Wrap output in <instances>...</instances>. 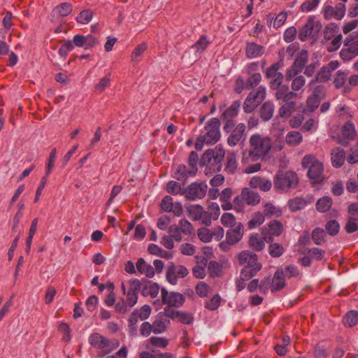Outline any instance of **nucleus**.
<instances>
[{
    "instance_id": "20",
    "label": "nucleus",
    "mask_w": 358,
    "mask_h": 358,
    "mask_svg": "<svg viewBox=\"0 0 358 358\" xmlns=\"http://www.w3.org/2000/svg\"><path fill=\"white\" fill-rule=\"evenodd\" d=\"M249 185L252 188H258L263 192H268L272 187V182L268 179L259 176H254L250 179Z\"/></svg>"
},
{
    "instance_id": "33",
    "label": "nucleus",
    "mask_w": 358,
    "mask_h": 358,
    "mask_svg": "<svg viewBox=\"0 0 358 358\" xmlns=\"http://www.w3.org/2000/svg\"><path fill=\"white\" fill-rule=\"evenodd\" d=\"M274 112V106L271 102H265L260 109V116L264 121L269 120Z\"/></svg>"
},
{
    "instance_id": "61",
    "label": "nucleus",
    "mask_w": 358,
    "mask_h": 358,
    "mask_svg": "<svg viewBox=\"0 0 358 358\" xmlns=\"http://www.w3.org/2000/svg\"><path fill=\"white\" fill-rule=\"evenodd\" d=\"M203 208L200 205H193L189 207V213L192 216V219L195 221H199L202 215Z\"/></svg>"
},
{
    "instance_id": "22",
    "label": "nucleus",
    "mask_w": 358,
    "mask_h": 358,
    "mask_svg": "<svg viewBox=\"0 0 358 358\" xmlns=\"http://www.w3.org/2000/svg\"><path fill=\"white\" fill-rule=\"evenodd\" d=\"M285 278L284 276L283 269L278 268L274 273L271 280V289L277 292L282 289L285 286Z\"/></svg>"
},
{
    "instance_id": "24",
    "label": "nucleus",
    "mask_w": 358,
    "mask_h": 358,
    "mask_svg": "<svg viewBox=\"0 0 358 358\" xmlns=\"http://www.w3.org/2000/svg\"><path fill=\"white\" fill-rule=\"evenodd\" d=\"M331 159L334 167L342 166L345 160V152L341 148L333 149L331 152Z\"/></svg>"
},
{
    "instance_id": "16",
    "label": "nucleus",
    "mask_w": 358,
    "mask_h": 358,
    "mask_svg": "<svg viewBox=\"0 0 358 358\" xmlns=\"http://www.w3.org/2000/svg\"><path fill=\"white\" fill-rule=\"evenodd\" d=\"M161 208L165 212H172L176 216H180L183 213V208L180 203H173L170 196H164L161 201Z\"/></svg>"
},
{
    "instance_id": "13",
    "label": "nucleus",
    "mask_w": 358,
    "mask_h": 358,
    "mask_svg": "<svg viewBox=\"0 0 358 358\" xmlns=\"http://www.w3.org/2000/svg\"><path fill=\"white\" fill-rule=\"evenodd\" d=\"M188 270L182 265L171 264L166 271V278L167 281L171 285H176L178 278H183L188 274Z\"/></svg>"
},
{
    "instance_id": "12",
    "label": "nucleus",
    "mask_w": 358,
    "mask_h": 358,
    "mask_svg": "<svg viewBox=\"0 0 358 358\" xmlns=\"http://www.w3.org/2000/svg\"><path fill=\"white\" fill-rule=\"evenodd\" d=\"M208 186L205 182H193L184 191V195L187 199L195 200L205 196Z\"/></svg>"
},
{
    "instance_id": "6",
    "label": "nucleus",
    "mask_w": 358,
    "mask_h": 358,
    "mask_svg": "<svg viewBox=\"0 0 358 358\" xmlns=\"http://www.w3.org/2000/svg\"><path fill=\"white\" fill-rule=\"evenodd\" d=\"M298 182L296 173L292 171H279L273 180L274 187L282 192H288L290 189L295 188Z\"/></svg>"
},
{
    "instance_id": "2",
    "label": "nucleus",
    "mask_w": 358,
    "mask_h": 358,
    "mask_svg": "<svg viewBox=\"0 0 358 358\" xmlns=\"http://www.w3.org/2000/svg\"><path fill=\"white\" fill-rule=\"evenodd\" d=\"M238 261L241 264L244 266L240 273V278L243 281L251 279L262 267L261 263L258 262L257 255L248 250L239 253Z\"/></svg>"
},
{
    "instance_id": "64",
    "label": "nucleus",
    "mask_w": 358,
    "mask_h": 358,
    "mask_svg": "<svg viewBox=\"0 0 358 358\" xmlns=\"http://www.w3.org/2000/svg\"><path fill=\"white\" fill-rule=\"evenodd\" d=\"M110 84V74L108 73L105 77L101 78L99 83L95 86L96 91L101 93Z\"/></svg>"
},
{
    "instance_id": "51",
    "label": "nucleus",
    "mask_w": 358,
    "mask_h": 358,
    "mask_svg": "<svg viewBox=\"0 0 358 358\" xmlns=\"http://www.w3.org/2000/svg\"><path fill=\"white\" fill-rule=\"evenodd\" d=\"M208 272L211 277H219L222 274V266L216 262H210L208 264Z\"/></svg>"
},
{
    "instance_id": "30",
    "label": "nucleus",
    "mask_w": 358,
    "mask_h": 358,
    "mask_svg": "<svg viewBox=\"0 0 358 358\" xmlns=\"http://www.w3.org/2000/svg\"><path fill=\"white\" fill-rule=\"evenodd\" d=\"M305 64L300 62V60L296 59L294 64L287 69L285 73V78L286 80L288 81L296 75H298L303 69L304 68Z\"/></svg>"
},
{
    "instance_id": "58",
    "label": "nucleus",
    "mask_w": 358,
    "mask_h": 358,
    "mask_svg": "<svg viewBox=\"0 0 358 358\" xmlns=\"http://www.w3.org/2000/svg\"><path fill=\"white\" fill-rule=\"evenodd\" d=\"M285 278H296L300 275V271L294 265H289L283 270Z\"/></svg>"
},
{
    "instance_id": "31",
    "label": "nucleus",
    "mask_w": 358,
    "mask_h": 358,
    "mask_svg": "<svg viewBox=\"0 0 358 358\" xmlns=\"http://www.w3.org/2000/svg\"><path fill=\"white\" fill-rule=\"evenodd\" d=\"M303 141L302 134L297 131H290L285 136V143L292 147L299 145Z\"/></svg>"
},
{
    "instance_id": "7",
    "label": "nucleus",
    "mask_w": 358,
    "mask_h": 358,
    "mask_svg": "<svg viewBox=\"0 0 358 358\" xmlns=\"http://www.w3.org/2000/svg\"><path fill=\"white\" fill-rule=\"evenodd\" d=\"M89 343L99 350L98 352L99 357H103L119 346L117 341L113 343L98 333H94L90 336Z\"/></svg>"
},
{
    "instance_id": "38",
    "label": "nucleus",
    "mask_w": 358,
    "mask_h": 358,
    "mask_svg": "<svg viewBox=\"0 0 358 358\" xmlns=\"http://www.w3.org/2000/svg\"><path fill=\"white\" fill-rule=\"evenodd\" d=\"M332 206V199L329 196H323L316 203V208L319 212L328 211Z\"/></svg>"
},
{
    "instance_id": "25",
    "label": "nucleus",
    "mask_w": 358,
    "mask_h": 358,
    "mask_svg": "<svg viewBox=\"0 0 358 358\" xmlns=\"http://www.w3.org/2000/svg\"><path fill=\"white\" fill-rule=\"evenodd\" d=\"M264 53V48L255 43H248L245 48L247 57L253 59L262 56Z\"/></svg>"
},
{
    "instance_id": "49",
    "label": "nucleus",
    "mask_w": 358,
    "mask_h": 358,
    "mask_svg": "<svg viewBox=\"0 0 358 358\" xmlns=\"http://www.w3.org/2000/svg\"><path fill=\"white\" fill-rule=\"evenodd\" d=\"M264 215L262 213H255L248 222V228L252 229L260 226L264 222Z\"/></svg>"
},
{
    "instance_id": "9",
    "label": "nucleus",
    "mask_w": 358,
    "mask_h": 358,
    "mask_svg": "<svg viewBox=\"0 0 358 358\" xmlns=\"http://www.w3.org/2000/svg\"><path fill=\"white\" fill-rule=\"evenodd\" d=\"M358 55V33L348 36L344 48L340 52V57L344 61H349Z\"/></svg>"
},
{
    "instance_id": "50",
    "label": "nucleus",
    "mask_w": 358,
    "mask_h": 358,
    "mask_svg": "<svg viewBox=\"0 0 358 358\" xmlns=\"http://www.w3.org/2000/svg\"><path fill=\"white\" fill-rule=\"evenodd\" d=\"M57 149L55 148H52L50 151L49 158H48V162L47 163L46 168H45V176H47V177H48V176H49L51 173L52 169L55 166V159L57 157Z\"/></svg>"
},
{
    "instance_id": "5",
    "label": "nucleus",
    "mask_w": 358,
    "mask_h": 358,
    "mask_svg": "<svg viewBox=\"0 0 358 358\" xmlns=\"http://www.w3.org/2000/svg\"><path fill=\"white\" fill-rule=\"evenodd\" d=\"M301 164L303 168L308 169V176L313 183H320L323 181V164L314 155H307L304 156Z\"/></svg>"
},
{
    "instance_id": "55",
    "label": "nucleus",
    "mask_w": 358,
    "mask_h": 358,
    "mask_svg": "<svg viewBox=\"0 0 358 358\" xmlns=\"http://www.w3.org/2000/svg\"><path fill=\"white\" fill-rule=\"evenodd\" d=\"M148 341L152 346L161 348H165L169 344L168 339L164 337L152 336Z\"/></svg>"
},
{
    "instance_id": "21",
    "label": "nucleus",
    "mask_w": 358,
    "mask_h": 358,
    "mask_svg": "<svg viewBox=\"0 0 358 358\" xmlns=\"http://www.w3.org/2000/svg\"><path fill=\"white\" fill-rule=\"evenodd\" d=\"M240 102L239 101H234L232 103V104L222 113V117L224 120H227V124L224 127L225 129H227L229 127H232L234 126V124L232 121L231 120V118L236 116L238 110L240 108Z\"/></svg>"
},
{
    "instance_id": "56",
    "label": "nucleus",
    "mask_w": 358,
    "mask_h": 358,
    "mask_svg": "<svg viewBox=\"0 0 358 358\" xmlns=\"http://www.w3.org/2000/svg\"><path fill=\"white\" fill-rule=\"evenodd\" d=\"M197 235L199 238L203 243H208L212 241L211 230L206 227L198 229Z\"/></svg>"
},
{
    "instance_id": "3",
    "label": "nucleus",
    "mask_w": 358,
    "mask_h": 358,
    "mask_svg": "<svg viewBox=\"0 0 358 358\" xmlns=\"http://www.w3.org/2000/svg\"><path fill=\"white\" fill-rule=\"evenodd\" d=\"M220 122L217 118L209 120L204 127L203 131L198 136L195 143L196 150H201L203 145H213L216 143L220 138Z\"/></svg>"
},
{
    "instance_id": "40",
    "label": "nucleus",
    "mask_w": 358,
    "mask_h": 358,
    "mask_svg": "<svg viewBox=\"0 0 358 358\" xmlns=\"http://www.w3.org/2000/svg\"><path fill=\"white\" fill-rule=\"evenodd\" d=\"M289 81H290V80ZM291 88L292 90V92L295 93H297V92L302 90L306 83V79L303 76L296 75L292 78V79H291Z\"/></svg>"
},
{
    "instance_id": "36",
    "label": "nucleus",
    "mask_w": 358,
    "mask_h": 358,
    "mask_svg": "<svg viewBox=\"0 0 358 358\" xmlns=\"http://www.w3.org/2000/svg\"><path fill=\"white\" fill-rule=\"evenodd\" d=\"M211 41L208 38L206 35L201 36L199 39L192 46L196 52L201 54L207 47L210 44Z\"/></svg>"
},
{
    "instance_id": "43",
    "label": "nucleus",
    "mask_w": 358,
    "mask_h": 358,
    "mask_svg": "<svg viewBox=\"0 0 358 358\" xmlns=\"http://www.w3.org/2000/svg\"><path fill=\"white\" fill-rule=\"evenodd\" d=\"M122 289L123 294L126 295V302L129 307H133L138 301V294L136 292H132L126 290L124 283H122Z\"/></svg>"
},
{
    "instance_id": "27",
    "label": "nucleus",
    "mask_w": 358,
    "mask_h": 358,
    "mask_svg": "<svg viewBox=\"0 0 358 358\" xmlns=\"http://www.w3.org/2000/svg\"><path fill=\"white\" fill-rule=\"evenodd\" d=\"M242 197L245 202L250 206H255L260 202V196L258 193L245 187L241 191Z\"/></svg>"
},
{
    "instance_id": "41",
    "label": "nucleus",
    "mask_w": 358,
    "mask_h": 358,
    "mask_svg": "<svg viewBox=\"0 0 358 358\" xmlns=\"http://www.w3.org/2000/svg\"><path fill=\"white\" fill-rule=\"evenodd\" d=\"M281 210L280 208L275 207L273 204L266 203L264 206V215L269 217H280L281 215Z\"/></svg>"
},
{
    "instance_id": "60",
    "label": "nucleus",
    "mask_w": 358,
    "mask_h": 358,
    "mask_svg": "<svg viewBox=\"0 0 358 358\" xmlns=\"http://www.w3.org/2000/svg\"><path fill=\"white\" fill-rule=\"evenodd\" d=\"M325 233L322 229L317 228L312 233V238L317 245L322 244L324 241Z\"/></svg>"
},
{
    "instance_id": "4",
    "label": "nucleus",
    "mask_w": 358,
    "mask_h": 358,
    "mask_svg": "<svg viewBox=\"0 0 358 358\" xmlns=\"http://www.w3.org/2000/svg\"><path fill=\"white\" fill-rule=\"evenodd\" d=\"M224 154L225 152L220 145H217L215 148L208 150L203 153L200 164L202 166H206L205 173L206 175L221 169Z\"/></svg>"
},
{
    "instance_id": "52",
    "label": "nucleus",
    "mask_w": 358,
    "mask_h": 358,
    "mask_svg": "<svg viewBox=\"0 0 358 358\" xmlns=\"http://www.w3.org/2000/svg\"><path fill=\"white\" fill-rule=\"evenodd\" d=\"M207 209L213 220H217L220 215V208L219 204L216 202H209L208 203Z\"/></svg>"
},
{
    "instance_id": "42",
    "label": "nucleus",
    "mask_w": 358,
    "mask_h": 358,
    "mask_svg": "<svg viewBox=\"0 0 358 358\" xmlns=\"http://www.w3.org/2000/svg\"><path fill=\"white\" fill-rule=\"evenodd\" d=\"M343 36L339 35L336 38L330 39L329 41H325L324 45L328 52H334L337 50L341 45Z\"/></svg>"
},
{
    "instance_id": "48",
    "label": "nucleus",
    "mask_w": 358,
    "mask_h": 358,
    "mask_svg": "<svg viewBox=\"0 0 358 358\" xmlns=\"http://www.w3.org/2000/svg\"><path fill=\"white\" fill-rule=\"evenodd\" d=\"M320 103V99L317 94V90H315L313 96L308 97L306 101L307 108L310 111L313 112L319 106Z\"/></svg>"
},
{
    "instance_id": "35",
    "label": "nucleus",
    "mask_w": 358,
    "mask_h": 358,
    "mask_svg": "<svg viewBox=\"0 0 358 358\" xmlns=\"http://www.w3.org/2000/svg\"><path fill=\"white\" fill-rule=\"evenodd\" d=\"M331 73L325 66H323L320 71L317 73L315 79L312 80L309 85H313L315 83H324L329 80L331 78Z\"/></svg>"
},
{
    "instance_id": "23",
    "label": "nucleus",
    "mask_w": 358,
    "mask_h": 358,
    "mask_svg": "<svg viewBox=\"0 0 358 358\" xmlns=\"http://www.w3.org/2000/svg\"><path fill=\"white\" fill-rule=\"evenodd\" d=\"M136 267L141 274L145 275L149 278H153L155 275L154 267L151 264L147 263L143 258H139L137 260Z\"/></svg>"
},
{
    "instance_id": "63",
    "label": "nucleus",
    "mask_w": 358,
    "mask_h": 358,
    "mask_svg": "<svg viewBox=\"0 0 358 358\" xmlns=\"http://www.w3.org/2000/svg\"><path fill=\"white\" fill-rule=\"evenodd\" d=\"M268 251L273 257H278L283 254L284 248L279 243H275L269 245Z\"/></svg>"
},
{
    "instance_id": "17",
    "label": "nucleus",
    "mask_w": 358,
    "mask_h": 358,
    "mask_svg": "<svg viewBox=\"0 0 358 358\" xmlns=\"http://www.w3.org/2000/svg\"><path fill=\"white\" fill-rule=\"evenodd\" d=\"M282 224L276 220L272 221L268 225V227H265L262 230V234L264 236V240L266 242L271 241L273 236H278L282 232Z\"/></svg>"
},
{
    "instance_id": "53",
    "label": "nucleus",
    "mask_w": 358,
    "mask_h": 358,
    "mask_svg": "<svg viewBox=\"0 0 358 358\" xmlns=\"http://www.w3.org/2000/svg\"><path fill=\"white\" fill-rule=\"evenodd\" d=\"M221 223L226 227H233L236 224V217L230 213H224L220 218Z\"/></svg>"
},
{
    "instance_id": "45",
    "label": "nucleus",
    "mask_w": 358,
    "mask_h": 358,
    "mask_svg": "<svg viewBox=\"0 0 358 358\" xmlns=\"http://www.w3.org/2000/svg\"><path fill=\"white\" fill-rule=\"evenodd\" d=\"M93 17V12L91 10L87 9L81 11L76 17L78 23L82 24H88Z\"/></svg>"
},
{
    "instance_id": "46",
    "label": "nucleus",
    "mask_w": 358,
    "mask_h": 358,
    "mask_svg": "<svg viewBox=\"0 0 358 358\" xmlns=\"http://www.w3.org/2000/svg\"><path fill=\"white\" fill-rule=\"evenodd\" d=\"M166 191L172 194H182L184 195V191L181 185L173 180L169 181L166 185Z\"/></svg>"
},
{
    "instance_id": "8",
    "label": "nucleus",
    "mask_w": 358,
    "mask_h": 358,
    "mask_svg": "<svg viewBox=\"0 0 358 358\" xmlns=\"http://www.w3.org/2000/svg\"><path fill=\"white\" fill-rule=\"evenodd\" d=\"M266 94V88L263 86H260L257 90L252 91L244 101V111L245 113L252 112L265 99Z\"/></svg>"
},
{
    "instance_id": "57",
    "label": "nucleus",
    "mask_w": 358,
    "mask_h": 358,
    "mask_svg": "<svg viewBox=\"0 0 358 358\" xmlns=\"http://www.w3.org/2000/svg\"><path fill=\"white\" fill-rule=\"evenodd\" d=\"M172 317L178 319V320L183 324H188L192 322V315L182 311L173 312L172 313Z\"/></svg>"
},
{
    "instance_id": "62",
    "label": "nucleus",
    "mask_w": 358,
    "mask_h": 358,
    "mask_svg": "<svg viewBox=\"0 0 358 358\" xmlns=\"http://www.w3.org/2000/svg\"><path fill=\"white\" fill-rule=\"evenodd\" d=\"M221 298L218 294L214 295L210 299L206 302V307L208 310H215L220 305Z\"/></svg>"
},
{
    "instance_id": "47",
    "label": "nucleus",
    "mask_w": 358,
    "mask_h": 358,
    "mask_svg": "<svg viewBox=\"0 0 358 358\" xmlns=\"http://www.w3.org/2000/svg\"><path fill=\"white\" fill-rule=\"evenodd\" d=\"M153 333L158 334L164 332L167 329L166 321L162 318L156 319L152 324Z\"/></svg>"
},
{
    "instance_id": "15",
    "label": "nucleus",
    "mask_w": 358,
    "mask_h": 358,
    "mask_svg": "<svg viewBox=\"0 0 358 358\" xmlns=\"http://www.w3.org/2000/svg\"><path fill=\"white\" fill-rule=\"evenodd\" d=\"M162 303L169 306L179 307L185 301L183 295L179 292L169 293L165 288L161 289Z\"/></svg>"
},
{
    "instance_id": "59",
    "label": "nucleus",
    "mask_w": 358,
    "mask_h": 358,
    "mask_svg": "<svg viewBox=\"0 0 358 358\" xmlns=\"http://www.w3.org/2000/svg\"><path fill=\"white\" fill-rule=\"evenodd\" d=\"M176 174L177 175V176H176L177 179L180 180V179H182L184 178H187L188 176H193L195 173H193L191 172V167L188 169L185 165H179L178 166L177 171H176Z\"/></svg>"
},
{
    "instance_id": "19",
    "label": "nucleus",
    "mask_w": 358,
    "mask_h": 358,
    "mask_svg": "<svg viewBox=\"0 0 358 358\" xmlns=\"http://www.w3.org/2000/svg\"><path fill=\"white\" fill-rule=\"evenodd\" d=\"M244 227L241 223H238L234 229L227 231L226 240L229 245H234L240 241L243 236Z\"/></svg>"
},
{
    "instance_id": "37",
    "label": "nucleus",
    "mask_w": 358,
    "mask_h": 358,
    "mask_svg": "<svg viewBox=\"0 0 358 358\" xmlns=\"http://www.w3.org/2000/svg\"><path fill=\"white\" fill-rule=\"evenodd\" d=\"M275 93V97L278 100H282L283 101H288L297 96V93L291 91H287L283 87H279L277 89Z\"/></svg>"
},
{
    "instance_id": "10",
    "label": "nucleus",
    "mask_w": 358,
    "mask_h": 358,
    "mask_svg": "<svg viewBox=\"0 0 358 358\" xmlns=\"http://www.w3.org/2000/svg\"><path fill=\"white\" fill-rule=\"evenodd\" d=\"M341 134L331 133V137L338 144L343 146H348L350 141H352L357 136V131L354 124L348 122L343 125L341 129Z\"/></svg>"
},
{
    "instance_id": "26",
    "label": "nucleus",
    "mask_w": 358,
    "mask_h": 358,
    "mask_svg": "<svg viewBox=\"0 0 358 358\" xmlns=\"http://www.w3.org/2000/svg\"><path fill=\"white\" fill-rule=\"evenodd\" d=\"M159 285L152 281H146L143 285L141 294L145 296L155 298L159 292Z\"/></svg>"
},
{
    "instance_id": "18",
    "label": "nucleus",
    "mask_w": 358,
    "mask_h": 358,
    "mask_svg": "<svg viewBox=\"0 0 358 358\" xmlns=\"http://www.w3.org/2000/svg\"><path fill=\"white\" fill-rule=\"evenodd\" d=\"M73 41L76 46L79 48L82 47L85 49L92 48L98 43L97 39L91 34L87 36L80 34L75 35Z\"/></svg>"
},
{
    "instance_id": "39",
    "label": "nucleus",
    "mask_w": 358,
    "mask_h": 358,
    "mask_svg": "<svg viewBox=\"0 0 358 358\" xmlns=\"http://www.w3.org/2000/svg\"><path fill=\"white\" fill-rule=\"evenodd\" d=\"M285 103L280 108L279 115L282 117H288L291 115L295 108V102L294 101H285Z\"/></svg>"
},
{
    "instance_id": "14",
    "label": "nucleus",
    "mask_w": 358,
    "mask_h": 358,
    "mask_svg": "<svg viewBox=\"0 0 358 358\" xmlns=\"http://www.w3.org/2000/svg\"><path fill=\"white\" fill-rule=\"evenodd\" d=\"M345 5L344 3H338L336 6L333 7L328 4H324L322 13L324 17L326 20H331L333 18L336 20H341L345 14Z\"/></svg>"
},
{
    "instance_id": "44",
    "label": "nucleus",
    "mask_w": 358,
    "mask_h": 358,
    "mask_svg": "<svg viewBox=\"0 0 358 358\" xmlns=\"http://www.w3.org/2000/svg\"><path fill=\"white\" fill-rule=\"evenodd\" d=\"M147 45L144 43L138 45L133 50L131 55V59L132 62H138L140 60V57L143 55L145 51L147 50Z\"/></svg>"
},
{
    "instance_id": "28",
    "label": "nucleus",
    "mask_w": 358,
    "mask_h": 358,
    "mask_svg": "<svg viewBox=\"0 0 358 358\" xmlns=\"http://www.w3.org/2000/svg\"><path fill=\"white\" fill-rule=\"evenodd\" d=\"M266 240L264 238V236L258 234H252L249 239L250 247L256 251H261L265 247Z\"/></svg>"
},
{
    "instance_id": "29",
    "label": "nucleus",
    "mask_w": 358,
    "mask_h": 358,
    "mask_svg": "<svg viewBox=\"0 0 358 358\" xmlns=\"http://www.w3.org/2000/svg\"><path fill=\"white\" fill-rule=\"evenodd\" d=\"M73 10L70 3L64 2L57 5L52 10V15L57 17H63L69 15Z\"/></svg>"
},
{
    "instance_id": "54",
    "label": "nucleus",
    "mask_w": 358,
    "mask_h": 358,
    "mask_svg": "<svg viewBox=\"0 0 358 358\" xmlns=\"http://www.w3.org/2000/svg\"><path fill=\"white\" fill-rule=\"evenodd\" d=\"M306 202L301 198H294L289 201V207L292 211H296L303 208Z\"/></svg>"
},
{
    "instance_id": "32",
    "label": "nucleus",
    "mask_w": 358,
    "mask_h": 358,
    "mask_svg": "<svg viewBox=\"0 0 358 358\" xmlns=\"http://www.w3.org/2000/svg\"><path fill=\"white\" fill-rule=\"evenodd\" d=\"M343 323L345 327H352L358 324V311H348L343 319Z\"/></svg>"
},
{
    "instance_id": "34",
    "label": "nucleus",
    "mask_w": 358,
    "mask_h": 358,
    "mask_svg": "<svg viewBox=\"0 0 358 358\" xmlns=\"http://www.w3.org/2000/svg\"><path fill=\"white\" fill-rule=\"evenodd\" d=\"M339 32V28L335 24H330L325 27L324 31V38L325 41L336 38V36L341 35Z\"/></svg>"
},
{
    "instance_id": "1",
    "label": "nucleus",
    "mask_w": 358,
    "mask_h": 358,
    "mask_svg": "<svg viewBox=\"0 0 358 358\" xmlns=\"http://www.w3.org/2000/svg\"><path fill=\"white\" fill-rule=\"evenodd\" d=\"M283 148L284 142L282 141L273 143L268 136H264L259 133L251 135L248 141V156H243L242 159L243 164L245 165L243 172L247 174L258 172L262 169V164L256 162L246 165L249 161H263L268 156L272 149L275 151H280Z\"/></svg>"
},
{
    "instance_id": "11",
    "label": "nucleus",
    "mask_w": 358,
    "mask_h": 358,
    "mask_svg": "<svg viewBox=\"0 0 358 358\" xmlns=\"http://www.w3.org/2000/svg\"><path fill=\"white\" fill-rule=\"evenodd\" d=\"M322 24L320 22L315 21L313 17H310L306 24L302 27L299 34V38L304 41L308 38L317 36Z\"/></svg>"
}]
</instances>
